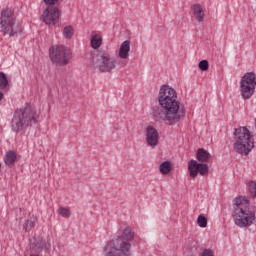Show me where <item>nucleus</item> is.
Wrapping results in <instances>:
<instances>
[{"label": "nucleus", "mask_w": 256, "mask_h": 256, "mask_svg": "<svg viewBox=\"0 0 256 256\" xmlns=\"http://www.w3.org/2000/svg\"><path fill=\"white\" fill-rule=\"evenodd\" d=\"M137 239V234L131 226H127L121 235L109 240L103 248L104 256H131L133 241Z\"/></svg>", "instance_id": "obj_1"}, {"label": "nucleus", "mask_w": 256, "mask_h": 256, "mask_svg": "<svg viewBox=\"0 0 256 256\" xmlns=\"http://www.w3.org/2000/svg\"><path fill=\"white\" fill-rule=\"evenodd\" d=\"M185 112L181 109V102L177 98L163 102L159 106L154 107L153 117L159 123L166 125H175L183 119Z\"/></svg>", "instance_id": "obj_2"}, {"label": "nucleus", "mask_w": 256, "mask_h": 256, "mask_svg": "<svg viewBox=\"0 0 256 256\" xmlns=\"http://www.w3.org/2000/svg\"><path fill=\"white\" fill-rule=\"evenodd\" d=\"M39 123V111L31 104L26 103L24 107L14 111L11 120V129L14 133L25 131L26 127H33Z\"/></svg>", "instance_id": "obj_3"}, {"label": "nucleus", "mask_w": 256, "mask_h": 256, "mask_svg": "<svg viewBox=\"0 0 256 256\" xmlns=\"http://www.w3.org/2000/svg\"><path fill=\"white\" fill-rule=\"evenodd\" d=\"M232 218L234 225L240 229L255 223V212L251 211L249 197L238 196L234 199Z\"/></svg>", "instance_id": "obj_4"}, {"label": "nucleus", "mask_w": 256, "mask_h": 256, "mask_svg": "<svg viewBox=\"0 0 256 256\" xmlns=\"http://www.w3.org/2000/svg\"><path fill=\"white\" fill-rule=\"evenodd\" d=\"M234 151L239 155L247 157L255 148V138L251 131L245 126H240L234 130Z\"/></svg>", "instance_id": "obj_5"}, {"label": "nucleus", "mask_w": 256, "mask_h": 256, "mask_svg": "<svg viewBox=\"0 0 256 256\" xmlns=\"http://www.w3.org/2000/svg\"><path fill=\"white\" fill-rule=\"evenodd\" d=\"M92 67L99 73H113L117 69V58L109 52L97 51L92 55Z\"/></svg>", "instance_id": "obj_6"}, {"label": "nucleus", "mask_w": 256, "mask_h": 256, "mask_svg": "<svg viewBox=\"0 0 256 256\" xmlns=\"http://www.w3.org/2000/svg\"><path fill=\"white\" fill-rule=\"evenodd\" d=\"M0 27L1 33L9 35V37H16L19 33H23V28H21L17 19H15L13 10L9 8L1 11Z\"/></svg>", "instance_id": "obj_7"}, {"label": "nucleus", "mask_w": 256, "mask_h": 256, "mask_svg": "<svg viewBox=\"0 0 256 256\" xmlns=\"http://www.w3.org/2000/svg\"><path fill=\"white\" fill-rule=\"evenodd\" d=\"M256 75L254 72H246L240 80V92L242 99H251L255 93Z\"/></svg>", "instance_id": "obj_8"}, {"label": "nucleus", "mask_w": 256, "mask_h": 256, "mask_svg": "<svg viewBox=\"0 0 256 256\" xmlns=\"http://www.w3.org/2000/svg\"><path fill=\"white\" fill-rule=\"evenodd\" d=\"M49 58L56 67H63L65 65V45H52L49 48Z\"/></svg>", "instance_id": "obj_9"}, {"label": "nucleus", "mask_w": 256, "mask_h": 256, "mask_svg": "<svg viewBox=\"0 0 256 256\" xmlns=\"http://www.w3.org/2000/svg\"><path fill=\"white\" fill-rule=\"evenodd\" d=\"M188 171L192 179H195L197 175L205 177V175L209 174V165L206 163H199L197 160L192 159L188 162Z\"/></svg>", "instance_id": "obj_10"}, {"label": "nucleus", "mask_w": 256, "mask_h": 256, "mask_svg": "<svg viewBox=\"0 0 256 256\" xmlns=\"http://www.w3.org/2000/svg\"><path fill=\"white\" fill-rule=\"evenodd\" d=\"M173 99H177V92L175 91V89L169 87V85L161 86L158 94L159 105L166 103L167 101H171Z\"/></svg>", "instance_id": "obj_11"}, {"label": "nucleus", "mask_w": 256, "mask_h": 256, "mask_svg": "<svg viewBox=\"0 0 256 256\" xmlns=\"http://www.w3.org/2000/svg\"><path fill=\"white\" fill-rule=\"evenodd\" d=\"M42 18L46 25H55L59 19V9L56 7L47 8L43 12Z\"/></svg>", "instance_id": "obj_12"}, {"label": "nucleus", "mask_w": 256, "mask_h": 256, "mask_svg": "<svg viewBox=\"0 0 256 256\" xmlns=\"http://www.w3.org/2000/svg\"><path fill=\"white\" fill-rule=\"evenodd\" d=\"M146 143L152 149L159 145V132L153 126L146 127Z\"/></svg>", "instance_id": "obj_13"}, {"label": "nucleus", "mask_w": 256, "mask_h": 256, "mask_svg": "<svg viewBox=\"0 0 256 256\" xmlns=\"http://www.w3.org/2000/svg\"><path fill=\"white\" fill-rule=\"evenodd\" d=\"M129 51H131V42L126 40L120 45L118 57L120 59H129Z\"/></svg>", "instance_id": "obj_14"}, {"label": "nucleus", "mask_w": 256, "mask_h": 256, "mask_svg": "<svg viewBox=\"0 0 256 256\" xmlns=\"http://www.w3.org/2000/svg\"><path fill=\"white\" fill-rule=\"evenodd\" d=\"M192 11L198 23H203V21H205V11H203V6L200 4H194Z\"/></svg>", "instance_id": "obj_15"}, {"label": "nucleus", "mask_w": 256, "mask_h": 256, "mask_svg": "<svg viewBox=\"0 0 256 256\" xmlns=\"http://www.w3.org/2000/svg\"><path fill=\"white\" fill-rule=\"evenodd\" d=\"M196 157H197V160L200 161V163H207V161L211 159V154H209L207 150L200 148L197 150Z\"/></svg>", "instance_id": "obj_16"}, {"label": "nucleus", "mask_w": 256, "mask_h": 256, "mask_svg": "<svg viewBox=\"0 0 256 256\" xmlns=\"http://www.w3.org/2000/svg\"><path fill=\"white\" fill-rule=\"evenodd\" d=\"M172 165L169 160L164 161L159 166V171L162 175H169L171 173Z\"/></svg>", "instance_id": "obj_17"}, {"label": "nucleus", "mask_w": 256, "mask_h": 256, "mask_svg": "<svg viewBox=\"0 0 256 256\" xmlns=\"http://www.w3.org/2000/svg\"><path fill=\"white\" fill-rule=\"evenodd\" d=\"M102 43H103V38H101L99 36V34L93 35L90 40V45H91L92 49H99V47H101Z\"/></svg>", "instance_id": "obj_18"}, {"label": "nucleus", "mask_w": 256, "mask_h": 256, "mask_svg": "<svg viewBox=\"0 0 256 256\" xmlns=\"http://www.w3.org/2000/svg\"><path fill=\"white\" fill-rule=\"evenodd\" d=\"M35 223H37V218L34 216H31L28 220L25 221L23 224L24 231L28 232L35 227Z\"/></svg>", "instance_id": "obj_19"}, {"label": "nucleus", "mask_w": 256, "mask_h": 256, "mask_svg": "<svg viewBox=\"0 0 256 256\" xmlns=\"http://www.w3.org/2000/svg\"><path fill=\"white\" fill-rule=\"evenodd\" d=\"M4 161L6 165H13L17 161V154L13 151L7 152Z\"/></svg>", "instance_id": "obj_20"}, {"label": "nucleus", "mask_w": 256, "mask_h": 256, "mask_svg": "<svg viewBox=\"0 0 256 256\" xmlns=\"http://www.w3.org/2000/svg\"><path fill=\"white\" fill-rule=\"evenodd\" d=\"M9 85V80L7 79V75L3 72H0V89H7Z\"/></svg>", "instance_id": "obj_21"}, {"label": "nucleus", "mask_w": 256, "mask_h": 256, "mask_svg": "<svg viewBox=\"0 0 256 256\" xmlns=\"http://www.w3.org/2000/svg\"><path fill=\"white\" fill-rule=\"evenodd\" d=\"M37 247H39V249H51V242H49V240H45V239H41L40 242H38Z\"/></svg>", "instance_id": "obj_22"}, {"label": "nucleus", "mask_w": 256, "mask_h": 256, "mask_svg": "<svg viewBox=\"0 0 256 256\" xmlns=\"http://www.w3.org/2000/svg\"><path fill=\"white\" fill-rule=\"evenodd\" d=\"M75 35V30L73 26H66L65 27V39H71Z\"/></svg>", "instance_id": "obj_23"}, {"label": "nucleus", "mask_w": 256, "mask_h": 256, "mask_svg": "<svg viewBox=\"0 0 256 256\" xmlns=\"http://www.w3.org/2000/svg\"><path fill=\"white\" fill-rule=\"evenodd\" d=\"M197 224L199 227H202V228L207 227V218L203 215H199L197 219Z\"/></svg>", "instance_id": "obj_24"}, {"label": "nucleus", "mask_w": 256, "mask_h": 256, "mask_svg": "<svg viewBox=\"0 0 256 256\" xmlns=\"http://www.w3.org/2000/svg\"><path fill=\"white\" fill-rule=\"evenodd\" d=\"M73 59V51L69 48L65 49V65L69 63Z\"/></svg>", "instance_id": "obj_25"}, {"label": "nucleus", "mask_w": 256, "mask_h": 256, "mask_svg": "<svg viewBox=\"0 0 256 256\" xmlns=\"http://www.w3.org/2000/svg\"><path fill=\"white\" fill-rule=\"evenodd\" d=\"M198 67L201 71H209V62L207 60H201Z\"/></svg>", "instance_id": "obj_26"}, {"label": "nucleus", "mask_w": 256, "mask_h": 256, "mask_svg": "<svg viewBox=\"0 0 256 256\" xmlns=\"http://www.w3.org/2000/svg\"><path fill=\"white\" fill-rule=\"evenodd\" d=\"M248 189L251 197H256V181H251Z\"/></svg>", "instance_id": "obj_27"}, {"label": "nucleus", "mask_w": 256, "mask_h": 256, "mask_svg": "<svg viewBox=\"0 0 256 256\" xmlns=\"http://www.w3.org/2000/svg\"><path fill=\"white\" fill-rule=\"evenodd\" d=\"M200 256H215V253L211 249H204Z\"/></svg>", "instance_id": "obj_28"}, {"label": "nucleus", "mask_w": 256, "mask_h": 256, "mask_svg": "<svg viewBox=\"0 0 256 256\" xmlns=\"http://www.w3.org/2000/svg\"><path fill=\"white\" fill-rule=\"evenodd\" d=\"M57 1L58 0H44V3H46V5H55Z\"/></svg>", "instance_id": "obj_29"}, {"label": "nucleus", "mask_w": 256, "mask_h": 256, "mask_svg": "<svg viewBox=\"0 0 256 256\" xmlns=\"http://www.w3.org/2000/svg\"><path fill=\"white\" fill-rule=\"evenodd\" d=\"M59 215H61L62 217H65V208L61 207L59 209Z\"/></svg>", "instance_id": "obj_30"}, {"label": "nucleus", "mask_w": 256, "mask_h": 256, "mask_svg": "<svg viewBox=\"0 0 256 256\" xmlns=\"http://www.w3.org/2000/svg\"><path fill=\"white\" fill-rule=\"evenodd\" d=\"M65 217H71V210L70 209H65Z\"/></svg>", "instance_id": "obj_31"}, {"label": "nucleus", "mask_w": 256, "mask_h": 256, "mask_svg": "<svg viewBox=\"0 0 256 256\" xmlns=\"http://www.w3.org/2000/svg\"><path fill=\"white\" fill-rule=\"evenodd\" d=\"M3 99V92H0V101Z\"/></svg>", "instance_id": "obj_32"}, {"label": "nucleus", "mask_w": 256, "mask_h": 256, "mask_svg": "<svg viewBox=\"0 0 256 256\" xmlns=\"http://www.w3.org/2000/svg\"><path fill=\"white\" fill-rule=\"evenodd\" d=\"M62 33H63V35H65V28L62 29Z\"/></svg>", "instance_id": "obj_33"}, {"label": "nucleus", "mask_w": 256, "mask_h": 256, "mask_svg": "<svg viewBox=\"0 0 256 256\" xmlns=\"http://www.w3.org/2000/svg\"><path fill=\"white\" fill-rule=\"evenodd\" d=\"M0 168H1V164H0Z\"/></svg>", "instance_id": "obj_34"}]
</instances>
